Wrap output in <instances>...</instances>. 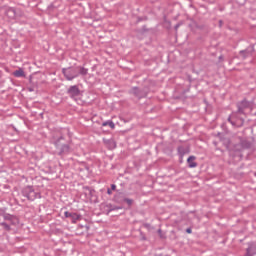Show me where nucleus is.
<instances>
[{
	"instance_id": "f257e3e1",
	"label": "nucleus",
	"mask_w": 256,
	"mask_h": 256,
	"mask_svg": "<svg viewBox=\"0 0 256 256\" xmlns=\"http://www.w3.org/2000/svg\"><path fill=\"white\" fill-rule=\"evenodd\" d=\"M54 147L58 150V155L60 157H65V155H69L73 153V148H71V142H65V137L60 136L53 142Z\"/></svg>"
},
{
	"instance_id": "f03ea898",
	"label": "nucleus",
	"mask_w": 256,
	"mask_h": 256,
	"mask_svg": "<svg viewBox=\"0 0 256 256\" xmlns=\"http://www.w3.org/2000/svg\"><path fill=\"white\" fill-rule=\"evenodd\" d=\"M21 194L26 197L28 201H35V199H41V193L35 191L33 186H26L22 188Z\"/></svg>"
},
{
	"instance_id": "7ed1b4c3",
	"label": "nucleus",
	"mask_w": 256,
	"mask_h": 256,
	"mask_svg": "<svg viewBox=\"0 0 256 256\" xmlns=\"http://www.w3.org/2000/svg\"><path fill=\"white\" fill-rule=\"evenodd\" d=\"M62 73L67 81H73V79H77V77H79V72H77V66L63 68Z\"/></svg>"
},
{
	"instance_id": "20e7f679",
	"label": "nucleus",
	"mask_w": 256,
	"mask_h": 256,
	"mask_svg": "<svg viewBox=\"0 0 256 256\" xmlns=\"http://www.w3.org/2000/svg\"><path fill=\"white\" fill-rule=\"evenodd\" d=\"M243 146L241 143L235 144L231 149H230V155L234 159H238V161H241L243 159Z\"/></svg>"
},
{
	"instance_id": "39448f33",
	"label": "nucleus",
	"mask_w": 256,
	"mask_h": 256,
	"mask_svg": "<svg viewBox=\"0 0 256 256\" xmlns=\"http://www.w3.org/2000/svg\"><path fill=\"white\" fill-rule=\"evenodd\" d=\"M128 93L136 97V99H145L148 95V92L145 89H141L139 87H132Z\"/></svg>"
},
{
	"instance_id": "423d86ee",
	"label": "nucleus",
	"mask_w": 256,
	"mask_h": 256,
	"mask_svg": "<svg viewBox=\"0 0 256 256\" xmlns=\"http://www.w3.org/2000/svg\"><path fill=\"white\" fill-rule=\"evenodd\" d=\"M3 219L5 223H9L10 227H17L19 225V218L15 215L4 214Z\"/></svg>"
},
{
	"instance_id": "0eeeda50",
	"label": "nucleus",
	"mask_w": 256,
	"mask_h": 256,
	"mask_svg": "<svg viewBox=\"0 0 256 256\" xmlns=\"http://www.w3.org/2000/svg\"><path fill=\"white\" fill-rule=\"evenodd\" d=\"M67 95L71 99H77V97H79V95H81V90L79 89V86H77V85L70 86L67 90Z\"/></svg>"
},
{
	"instance_id": "6e6552de",
	"label": "nucleus",
	"mask_w": 256,
	"mask_h": 256,
	"mask_svg": "<svg viewBox=\"0 0 256 256\" xmlns=\"http://www.w3.org/2000/svg\"><path fill=\"white\" fill-rule=\"evenodd\" d=\"M253 53H255V47L249 46L245 50H241L239 56L241 59H248V57H253Z\"/></svg>"
},
{
	"instance_id": "1a4fd4ad",
	"label": "nucleus",
	"mask_w": 256,
	"mask_h": 256,
	"mask_svg": "<svg viewBox=\"0 0 256 256\" xmlns=\"http://www.w3.org/2000/svg\"><path fill=\"white\" fill-rule=\"evenodd\" d=\"M229 123H231V125L233 127H243L244 123H245V119L243 118H236L235 119V114H232L229 118H228Z\"/></svg>"
},
{
	"instance_id": "9d476101",
	"label": "nucleus",
	"mask_w": 256,
	"mask_h": 256,
	"mask_svg": "<svg viewBox=\"0 0 256 256\" xmlns=\"http://www.w3.org/2000/svg\"><path fill=\"white\" fill-rule=\"evenodd\" d=\"M64 217L70 219L72 223H77L81 220V215L69 211L64 212Z\"/></svg>"
},
{
	"instance_id": "9b49d317",
	"label": "nucleus",
	"mask_w": 256,
	"mask_h": 256,
	"mask_svg": "<svg viewBox=\"0 0 256 256\" xmlns=\"http://www.w3.org/2000/svg\"><path fill=\"white\" fill-rule=\"evenodd\" d=\"M104 145L109 149L110 151H113L117 147V142L113 138L110 139H103Z\"/></svg>"
},
{
	"instance_id": "f8f14e48",
	"label": "nucleus",
	"mask_w": 256,
	"mask_h": 256,
	"mask_svg": "<svg viewBox=\"0 0 256 256\" xmlns=\"http://www.w3.org/2000/svg\"><path fill=\"white\" fill-rule=\"evenodd\" d=\"M113 201L115 203H118L119 205H123V203L125 201V194H123V192H117L114 195Z\"/></svg>"
},
{
	"instance_id": "ddd939ff",
	"label": "nucleus",
	"mask_w": 256,
	"mask_h": 256,
	"mask_svg": "<svg viewBox=\"0 0 256 256\" xmlns=\"http://www.w3.org/2000/svg\"><path fill=\"white\" fill-rule=\"evenodd\" d=\"M104 209H105L107 215H109V214L111 213V211H119V209H123V207H121V206H115V205H113V204H106V205L104 206Z\"/></svg>"
},
{
	"instance_id": "4468645a",
	"label": "nucleus",
	"mask_w": 256,
	"mask_h": 256,
	"mask_svg": "<svg viewBox=\"0 0 256 256\" xmlns=\"http://www.w3.org/2000/svg\"><path fill=\"white\" fill-rule=\"evenodd\" d=\"M196 157L195 156H190L187 159L188 167L190 169H194V167H197V162H195Z\"/></svg>"
},
{
	"instance_id": "2eb2a0df",
	"label": "nucleus",
	"mask_w": 256,
	"mask_h": 256,
	"mask_svg": "<svg viewBox=\"0 0 256 256\" xmlns=\"http://www.w3.org/2000/svg\"><path fill=\"white\" fill-rule=\"evenodd\" d=\"M76 70H77V73H78V77L79 75H87V73H89V69L83 67V66H76Z\"/></svg>"
},
{
	"instance_id": "dca6fc26",
	"label": "nucleus",
	"mask_w": 256,
	"mask_h": 256,
	"mask_svg": "<svg viewBox=\"0 0 256 256\" xmlns=\"http://www.w3.org/2000/svg\"><path fill=\"white\" fill-rule=\"evenodd\" d=\"M178 155H180V159H183L184 155H187V149L183 146L178 147Z\"/></svg>"
},
{
	"instance_id": "f3484780",
	"label": "nucleus",
	"mask_w": 256,
	"mask_h": 256,
	"mask_svg": "<svg viewBox=\"0 0 256 256\" xmlns=\"http://www.w3.org/2000/svg\"><path fill=\"white\" fill-rule=\"evenodd\" d=\"M0 227H3V229L8 232L13 231V228L11 227V225L5 221L0 223Z\"/></svg>"
},
{
	"instance_id": "a211bd4d",
	"label": "nucleus",
	"mask_w": 256,
	"mask_h": 256,
	"mask_svg": "<svg viewBox=\"0 0 256 256\" xmlns=\"http://www.w3.org/2000/svg\"><path fill=\"white\" fill-rule=\"evenodd\" d=\"M247 250L250 251L252 255H256V244L255 243H249Z\"/></svg>"
},
{
	"instance_id": "6ab92c4d",
	"label": "nucleus",
	"mask_w": 256,
	"mask_h": 256,
	"mask_svg": "<svg viewBox=\"0 0 256 256\" xmlns=\"http://www.w3.org/2000/svg\"><path fill=\"white\" fill-rule=\"evenodd\" d=\"M14 77H25V71L22 68L13 72Z\"/></svg>"
},
{
	"instance_id": "aec40b11",
	"label": "nucleus",
	"mask_w": 256,
	"mask_h": 256,
	"mask_svg": "<svg viewBox=\"0 0 256 256\" xmlns=\"http://www.w3.org/2000/svg\"><path fill=\"white\" fill-rule=\"evenodd\" d=\"M240 145H242V149H251V143L247 140H241Z\"/></svg>"
},
{
	"instance_id": "412c9836",
	"label": "nucleus",
	"mask_w": 256,
	"mask_h": 256,
	"mask_svg": "<svg viewBox=\"0 0 256 256\" xmlns=\"http://www.w3.org/2000/svg\"><path fill=\"white\" fill-rule=\"evenodd\" d=\"M107 125L110 126V129H114L115 127V123L113 122V120H108L102 123L103 127H107Z\"/></svg>"
},
{
	"instance_id": "4be33fe9",
	"label": "nucleus",
	"mask_w": 256,
	"mask_h": 256,
	"mask_svg": "<svg viewBox=\"0 0 256 256\" xmlns=\"http://www.w3.org/2000/svg\"><path fill=\"white\" fill-rule=\"evenodd\" d=\"M238 106L243 107V109H247V107H249V102L247 100H242L238 103Z\"/></svg>"
},
{
	"instance_id": "5701e85b",
	"label": "nucleus",
	"mask_w": 256,
	"mask_h": 256,
	"mask_svg": "<svg viewBox=\"0 0 256 256\" xmlns=\"http://www.w3.org/2000/svg\"><path fill=\"white\" fill-rule=\"evenodd\" d=\"M133 199H130V198H127L125 197L124 198V203L128 205V207H131L133 205Z\"/></svg>"
},
{
	"instance_id": "b1692460",
	"label": "nucleus",
	"mask_w": 256,
	"mask_h": 256,
	"mask_svg": "<svg viewBox=\"0 0 256 256\" xmlns=\"http://www.w3.org/2000/svg\"><path fill=\"white\" fill-rule=\"evenodd\" d=\"M237 107H238L237 113H240L241 115L245 114V108H243L242 106H239L238 104H237Z\"/></svg>"
},
{
	"instance_id": "393cba45",
	"label": "nucleus",
	"mask_w": 256,
	"mask_h": 256,
	"mask_svg": "<svg viewBox=\"0 0 256 256\" xmlns=\"http://www.w3.org/2000/svg\"><path fill=\"white\" fill-rule=\"evenodd\" d=\"M112 191H117V185L111 184V189Z\"/></svg>"
},
{
	"instance_id": "a878e982",
	"label": "nucleus",
	"mask_w": 256,
	"mask_h": 256,
	"mask_svg": "<svg viewBox=\"0 0 256 256\" xmlns=\"http://www.w3.org/2000/svg\"><path fill=\"white\" fill-rule=\"evenodd\" d=\"M107 194H108V195H113V190L110 189V188H108V189H107Z\"/></svg>"
},
{
	"instance_id": "bb28decb",
	"label": "nucleus",
	"mask_w": 256,
	"mask_h": 256,
	"mask_svg": "<svg viewBox=\"0 0 256 256\" xmlns=\"http://www.w3.org/2000/svg\"><path fill=\"white\" fill-rule=\"evenodd\" d=\"M186 233L191 234V233H193V230L191 228H187Z\"/></svg>"
},
{
	"instance_id": "cd10ccee",
	"label": "nucleus",
	"mask_w": 256,
	"mask_h": 256,
	"mask_svg": "<svg viewBox=\"0 0 256 256\" xmlns=\"http://www.w3.org/2000/svg\"><path fill=\"white\" fill-rule=\"evenodd\" d=\"M179 27H181V24H176L174 27L175 31H177V29H179Z\"/></svg>"
},
{
	"instance_id": "c85d7f7f",
	"label": "nucleus",
	"mask_w": 256,
	"mask_h": 256,
	"mask_svg": "<svg viewBox=\"0 0 256 256\" xmlns=\"http://www.w3.org/2000/svg\"><path fill=\"white\" fill-rule=\"evenodd\" d=\"M9 13H14L15 14V9H10Z\"/></svg>"
},
{
	"instance_id": "c756f323",
	"label": "nucleus",
	"mask_w": 256,
	"mask_h": 256,
	"mask_svg": "<svg viewBox=\"0 0 256 256\" xmlns=\"http://www.w3.org/2000/svg\"><path fill=\"white\" fill-rule=\"evenodd\" d=\"M219 61H223V55L219 56Z\"/></svg>"
},
{
	"instance_id": "7c9ffc66",
	"label": "nucleus",
	"mask_w": 256,
	"mask_h": 256,
	"mask_svg": "<svg viewBox=\"0 0 256 256\" xmlns=\"http://www.w3.org/2000/svg\"><path fill=\"white\" fill-rule=\"evenodd\" d=\"M219 25H220V27H221V25H223V20L219 21Z\"/></svg>"
},
{
	"instance_id": "2f4dec72",
	"label": "nucleus",
	"mask_w": 256,
	"mask_h": 256,
	"mask_svg": "<svg viewBox=\"0 0 256 256\" xmlns=\"http://www.w3.org/2000/svg\"><path fill=\"white\" fill-rule=\"evenodd\" d=\"M145 227H149V224H145Z\"/></svg>"
},
{
	"instance_id": "473e14b6",
	"label": "nucleus",
	"mask_w": 256,
	"mask_h": 256,
	"mask_svg": "<svg viewBox=\"0 0 256 256\" xmlns=\"http://www.w3.org/2000/svg\"><path fill=\"white\" fill-rule=\"evenodd\" d=\"M158 233H161V229L158 230Z\"/></svg>"
},
{
	"instance_id": "72a5a7b5",
	"label": "nucleus",
	"mask_w": 256,
	"mask_h": 256,
	"mask_svg": "<svg viewBox=\"0 0 256 256\" xmlns=\"http://www.w3.org/2000/svg\"><path fill=\"white\" fill-rule=\"evenodd\" d=\"M86 189H88V191H89L90 188H89V187H86Z\"/></svg>"
}]
</instances>
